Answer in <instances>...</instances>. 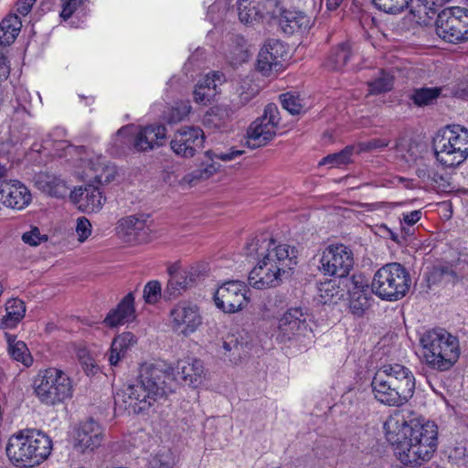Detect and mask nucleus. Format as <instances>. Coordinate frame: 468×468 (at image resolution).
Instances as JSON below:
<instances>
[{"instance_id":"f257e3e1","label":"nucleus","mask_w":468,"mask_h":468,"mask_svg":"<svg viewBox=\"0 0 468 468\" xmlns=\"http://www.w3.org/2000/svg\"><path fill=\"white\" fill-rule=\"evenodd\" d=\"M384 430L395 455L404 465L421 466L437 449L438 428L434 422H408L403 415L396 413L385 421Z\"/></svg>"},{"instance_id":"f03ea898","label":"nucleus","mask_w":468,"mask_h":468,"mask_svg":"<svg viewBox=\"0 0 468 468\" xmlns=\"http://www.w3.org/2000/svg\"><path fill=\"white\" fill-rule=\"evenodd\" d=\"M171 380L172 374L168 367L144 363L140 367L136 381L118 392L114 403L128 413L139 414L172 390L169 386Z\"/></svg>"},{"instance_id":"7ed1b4c3","label":"nucleus","mask_w":468,"mask_h":468,"mask_svg":"<svg viewBox=\"0 0 468 468\" xmlns=\"http://www.w3.org/2000/svg\"><path fill=\"white\" fill-rule=\"evenodd\" d=\"M298 251L295 247L279 244L272 251L259 261L249 274L250 284L263 290L279 286L297 264Z\"/></svg>"},{"instance_id":"20e7f679","label":"nucleus","mask_w":468,"mask_h":468,"mask_svg":"<svg viewBox=\"0 0 468 468\" xmlns=\"http://www.w3.org/2000/svg\"><path fill=\"white\" fill-rule=\"evenodd\" d=\"M52 447V440L45 432L37 429H25L9 438L5 452L15 466L32 468L49 457Z\"/></svg>"},{"instance_id":"39448f33","label":"nucleus","mask_w":468,"mask_h":468,"mask_svg":"<svg viewBox=\"0 0 468 468\" xmlns=\"http://www.w3.org/2000/svg\"><path fill=\"white\" fill-rule=\"evenodd\" d=\"M424 362L432 369L446 371L460 356L459 341L442 328L426 330L420 337Z\"/></svg>"},{"instance_id":"423d86ee","label":"nucleus","mask_w":468,"mask_h":468,"mask_svg":"<svg viewBox=\"0 0 468 468\" xmlns=\"http://www.w3.org/2000/svg\"><path fill=\"white\" fill-rule=\"evenodd\" d=\"M433 150L442 165H461L468 157V129L461 125L447 126L433 139Z\"/></svg>"},{"instance_id":"0eeeda50","label":"nucleus","mask_w":468,"mask_h":468,"mask_svg":"<svg viewBox=\"0 0 468 468\" xmlns=\"http://www.w3.org/2000/svg\"><path fill=\"white\" fill-rule=\"evenodd\" d=\"M34 391L39 401L56 406L73 396V382L67 373L57 367L40 370L34 380Z\"/></svg>"},{"instance_id":"6e6552de","label":"nucleus","mask_w":468,"mask_h":468,"mask_svg":"<svg viewBox=\"0 0 468 468\" xmlns=\"http://www.w3.org/2000/svg\"><path fill=\"white\" fill-rule=\"evenodd\" d=\"M410 282V273L403 265L388 263L375 273L371 290L383 300L398 301L409 292Z\"/></svg>"},{"instance_id":"1a4fd4ad","label":"nucleus","mask_w":468,"mask_h":468,"mask_svg":"<svg viewBox=\"0 0 468 468\" xmlns=\"http://www.w3.org/2000/svg\"><path fill=\"white\" fill-rule=\"evenodd\" d=\"M435 31L448 43L468 41V9L460 6L444 8L437 15Z\"/></svg>"},{"instance_id":"9d476101","label":"nucleus","mask_w":468,"mask_h":468,"mask_svg":"<svg viewBox=\"0 0 468 468\" xmlns=\"http://www.w3.org/2000/svg\"><path fill=\"white\" fill-rule=\"evenodd\" d=\"M310 322L306 310L302 307L289 308L278 321L277 339L286 343L301 336H314Z\"/></svg>"},{"instance_id":"9b49d317","label":"nucleus","mask_w":468,"mask_h":468,"mask_svg":"<svg viewBox=\"0 0 468 468\" xmlns=\"http://www.w3.org/2000/svg\"><path fill=\"white\" fill-rule=\"evenodd\" d=\"M280 120L277 105L274 103L266 105L262 115L252 122L247 131L248 145L258 148L267 144L276 135Z\"/></svg>"},{"instance_id":"f8f14e48","label":"nucleus","mask_w":468,"mask_h":468,"mask_svg":"<svg viewBox=\"0 0 468 468\" xmlns=\"http://www.w3.org/2000/svg\"><path fill=\"white\" fill-rule=\"evenodd\" d=\"M353 266L354 256L351 249L343 244H335L328 246L323 251L319 270L324 275L346 278Z\"/></svg>"},{"instance_id":"ddd939ff","label":"nucleus","mask_w":468,"mask_h":468,"mask_svg":"<svg viewBox=\"0 0 468 468\" xmlns=\"http://www.w3.org/2000/svg\"><path fill=\"white\" fill-rule=\"evenodd\" d=\"M244 282L230 280L223 282L214 293L216 306L226 314H234L245 308L250 298Z\"/></svg>"},{"instance_id":"4468645a","label":"nucleus","mask_w":468,"mask_h":468,"mask_svg":"<svg viewBox=\"0 0 468 468\" xmlns=\"http://www.w3.org/2000/svg\"><path fill=\"white\" fill-rule=\"evenodd\" d=\"M170 324L174 332L188 336L202 324V316L197 304L180 301L169 312Z\"/></svg>"},{"instance_id":"2eb2a0df","label":"nucleus","mask_w":468,"mask_h":468,"mask_svg":"<svg viewBox=\"0 0 468 468\" xmlns=\"http://www.w3.org/2000/svg\"><path fill=\"white\" fill-rule=\"evenodd\" d=\"M204 143L205 134L202 129L186 126L174 134L170 147L176 155L190 158L204 147Z\"/></svg>"},{"instance_id":"dca6fc26","label":"nucleus","mask_w":468,"mask_h":468,"mask_svg":"<svg viewBox=\"0 0 468 468\" xmlns=\"http://www.w3.org/2000/svg\"><path fill=\"white\" fill-rule=\"evenodd\" d=\"M381 378L396 388L408 399L415 390V377L411 370L401 364H386L377 372Z\"/></svg>"},{"instance_id":"f3484780","label":"nucleus","mask_w":468,"mask_h":468,"mask_svg":"<svg viewBox=\"0 0 468 468\" xmlns=\"http://www.w3.org/2000/svg\"><path fill=\"white\" fill-rule=\"evenodd\" d=\"M284 45L278 39H268L258 54L257 69L266 77H275L282 68Z\"/></svg>"},{"instance_id":"a211bd4d","label":"nucleus","mask_w":468,"mask_h":468,"mask_svg":"<svg viewBox=\"0 0 468 468\" xmlns=\"http://www.w3.org/2000/svg\"><path fill=\"white\" fill-rule=\"evenodd\" d=\"M244 152L241 150H236L234 148H230L226 153H215L211 150L206 152V156L210 161L209 163L202 162L200 166L186 174L182 181L187 183L189 185H196L197 182L207 180L211 177L219 169V165L218 163L213 162L214 158L219 159L224 162H229L237 157L240 156Z\"/></svg>"},{"instance_id":"6ab92c4d","label":"nucleus","mask_w":468,"mask_h":468,"mask_svg":"<svg viewBox=\"0 0 468 468\" xmlns=\"http://www.w3.org/2000/svg\"><path fill=\"white\" fill-rule=\"evenodd\" d=\"M0 200L7 207L23 209L31 202V193L17 180L0 181Z\"/></svg>"},{"instance_id":"aec40b11","label":"nucleus","mask_w":468,"mask_h":468,"mask_svg":"<svg viewBox=\"0 0 468 468\" xmlns=\"http://www.w3.org/2000/svg\"><path fill=\"white\" fill-rule=\"evenodd\" d=\"M166 138L165 125H148L141 128L133 136V146L138 152H146L162 146Z\"/></svg>"},{"instance_id":"412c9836","label":"nucleus","mask_w":468,"mask_h":468,"mask_svg":"<svg viewBox=\"0 0 468 468\" xmlns=\"http://www.w3.org/2000/svg\"><path fill=\"white\" fill-rule=\"evenodd\" d=\"M102 441V432L100 425L93 420L80 424L76 430L74 448L80 452L93 451Z\"/></svg>"},{"instance_id":"4be33fe9","label":"nucleus","mask_w":468,"mask_h":468,"mask_svg":"<svg viewBox=\"0 0 468 468\" xmlns=\"http://www.w3.org/2000/svg\"><path fill=\"white\" fill-rule=\"evenodd\" d=\"M371 387L375 399L384 405L399 407L409 401L406 397L378 373H375L373 377Z\"/></svg>"},{"instance_id":"5701e85b","label":"nucleus","mask_w":468,"mask_h":468,"mask_svg":"<svg viewBox=\"0 0 468 468\" xmlns=\"http://www.w3.org/2000/svg\"><path fill=\"white\" fill-rule=\"evenodd\" d=\"M416 175L425 186L438 192H450L452 189L448 175L441 173L434 165L420 164Z\"/></svg>"},{"instance_id":"b1692460","label":"nucleus","mask_w":468,"mask_h":468,"mask_svg":"<svg viewBox=\"0 0 468 468\" xmlns=\"http://www.w3.org/2000/svg\"><path fill=\"white\" fill-rule=\"evenodd\" d=\"M72 197L80 204V207L88 213L100 211L105 202V197L99 187L92 184L75 189Z\"/></svg>"},{"instance_id":"393cba45","label":"nucleus","mask_w":468,"mask_h":468,"mask_svg":"<svg viewBox=\"0 0 468 468\" xmlns=\"http://www.w3.org/2000/svg\"><path fill=\"white\" fill-rule=\"evenodd\" d=\"M134 297L133 292H129L119 303L116 308L112 309L103 320L105 325L116 327L125 323L133 321L135 318V309L133 306Z\"/></svg>"},{"instance_id":"a878e982","label":"nucleus","mask_w":468,"mask_h":468,"mask_svg":"<svg viewBox=\"0 0 468 468\" xmlns=\"http://www.w3.org/2000/svg\"><path fill=\"white\" fill-rule=\"evenodd\" d=\"M119 232L126 238L128 241L145 242L148 239L150 229L146 226L144 220L129 216L122 218L118 223Z\"/></svg>"},{"instance_id":"bb28decb","label":"nucleus","mask_w":468,"mask_h":468,"mask_svg":"<svg viewBox=\"0 0 468 468\" xmlns=\"http://www.w3.org/2000/svg\"><path fill=\"white\" fill-rule=\"evenodd\" d=\"M34 183L41 192L58 198L64 197L69 190V186L63 179L47 172H40L36 175Z\"/></svg>"},{"instance_id":"cd10ccee","label":"nucleus","mask_w":468,"mask_h":468,"mask_svg":"<svg viewBox=\"0 0 468 468\" xmlns=\"http://www.w3.org/2000/svg\"><path fill=\"white\" fill-rule=\"evenodd\" d=\"M176 376L185 385L197 387L203 379L204 366L199 359L180 360L176 366Z\"/></svg>"},{"instance_id":"c85d7f7f","label":"nucleus","mask_w":468,"mask_h":468,"mask_svg":"<svg viewBox=\"0 0 468 468\" xmlns=\"http://www.w3.org/2000/svg\"><path fill=\"white\" fill-rule=\"evenodd\" d=\"M85 176L92 179L98 185H104L112 182L116 176V167L106 164L99 156L87 162L84 170Z\"/></svg>"},{"instance_id":"c756f323","label":"nucleus","mask_w":468,"mask_h":468,"mask_svg":"<svg viewBox=\"0 0 468 468\" xmlns=\"http://www.w3.org/2000/svg\"><path fill=\"white\" fill-rule=\"evenodd\" d=\"M136 342L135 335L131 332H124L114 337L108 353L110 365L112 367L118 366Z\"/></svg>"},{"instance_id":"7c9ffc66","label":"nucleus","mask_w":468,"mask_h":468,"mask_svg":"<svg viewBox=\"0 0 468 468\" xmlns=\"http://www.w3.org/2000/svg\"><path fill=\"white\" fill-rule=\"evenodd\" d=\"M310 17L303 12L287 9L279 22L282 31L288 35L306 30L310 27Z\"/></svg>"},{"instance_id":"2f4dec72","label":"nucleus","mask_w":468,"mask_h":468,"mask_svg":"<svg viewBox=\"0 0 468 468\" xmlns=\"http://www.w3.org/2000/svg\"><path fill=\"white\" fill-rule=\"evenodd\" d=\"M275 246V240L269 233H261L248 240L244 250L248 257L261 260Z\"/></svg>"},{"instance_id":"473e14b6","label":"nucleus","mask_w":468,"mask_h":468,"mask_svg":"<svg viewBox=\"0 0 468 468\" xmlns=\"http://www.w3.org/2000/svg\"><path fill=\"white\" fill-rule=\"evenodd\" d=\"M5 315L0 319V329H13L25 316V303L19 299H10L5 303Z\"/></svg>"},{"instance_id":"72a5a7b5","label":"nucleus","mask_w":468,"mask_h":468,"mask_svg":"<svg viewBox=\"0 0 468 468\" xmlns=\"http://www.w3.org/2000/svg\"><path fill=\"white\" fill-rule=\"evenodd\" d=\"M170 278L168 280L165 295H168L169 298H175L190 287L194 279L192 275L186 271H175L170 270Z\"/></svg>"},{"instance_id":"f704fd0d","label":"nucleus","mask_w":468,"mask_h":468,"mask_svg":"<svg viewBox=\"0 0 468 468\" xmlns=\"http://www.w3.org/2000/svg\"><path fill=\"white\" fill-rule=\"evenodd\" d=\"M259 92L258 86L249 79H243L236 88V92L231 99V106L234 109H239L246 105Z\"/></svg>"},{"instance_id":"c9c22d12","label":"nucleus","mask_w":468,"mask_h":468,"mask_svg":"<svg viewBox=\"0 0 468 468\" xmlns=\"http://www.w3.org/2000/svg\"><path fill=\"white\" fill-rule=\"evenodd\" d=\"M22 22L17 15L6 16L0 23V40L3 44L12 45L18 36Z\"/></svg>"},{"instance_id":"e433bc0d","label":"nucleus","mask_w":468,"mask_h":468,"mask_svg":"<svg viewBox=\"0 0 468 468\" xmlns=\"http://www.w3.org/2000/svg\"><path fill=\"white\" fill-rule=\"evenodd\" d=\"M441 92V87L415 88L410 94V100L418 107L430 106L436 102Z\"/></svg>"},{"instance_id":"4c0bfd02","label":"nucleus","mask_w":468,"mask_h":468,"mask_svg":"<svg viewBox=\"0 0 468 468\" xmlns=\"http://www.w3.org/2000/svg\"><path fill=\"white\" fill-rule=\"evenodd\" d=\"M231 110L226 105L210 108L204 116L203 123L209 129L218 130L225 126L229 120Z\"/></svg>"},{"instance_id":"58836bf2","label":"nucleus","mask_w":468,"mask_h":468,"mask_svg":"<svg viewBox=\"0 0 468 468\" xmlns=\"http://www.w3.org/2000/svg\"><path fill=\"white\" fill-rule=\"evenodd\" d=\"M351 55L349 43H342L331 51L326 60V67L333 70H339L346 65Z\"/></svg>"},{"instance_id":"ea45409f","label":"nucleus","mask_w":468,"mask_h":468,"mask_svg":"<svg viewBox=\"0 0 468 468\" xmlns=\"http://www.w3.org/2000/svg\"><path fill=\"white\" fill-rule=\"evenodd\" d=\"M232 43L233 45L227 54V58L232 66L236 67L246 62L250 54L242 37L237 36L233 37Z\"/></svg>"},{"instance_id":"a19ab883","label":"nucleus","mask_w":468,"mask_h":468,"mask_svg":"<svg viewBox=\"0 0 468 468\" xmlns=\"http://www.w3.org/2000/svg\"><path fill=\"white\" fill-rule=\"evenodd\" d=\"M239 19L245 25H252L261 18L259 5H255L250 0H238Z\"/></svg>"},{"instance_id":"79ce46f5","label":"nucleus","mask_w":468,"mask_h":468,"mask_svg":"<svg viewBox=\"0 0 468 468\" xmlns=\"http://www.w3.org/2000/svg\"><path fill=\"white\" fill-rule=\"evenodd\" d=\"M259 8L262 19L279 21L286 10L281 0H262L259 3Z\"/></svg>"},{"instance_id":"37998d69","label":"nucleus","mask_w":468,"mask_h":468,"mask_svg":"<svg viewBox=\"0 0 468 468\" xmlns=\"http://www.w3.org/2000/svg\"><path fill=\"white\" fill-rule=\"evenodd\" d=\"M343 291L339 289L335 282L328 281L319 286L320 301L324 304L335 303L343 297Z\"/></svg>"},{"instance_id":"c03bdc74","label":"nucleus","mask_w":468,"mask_h":468,"mask_svg":"<svg viewBox=\"0 0 468 468\" xmlns=\"http://www.w3.org/2000/svg\"><path fill=\"white\" fill-rule=\"evenodd\" d=\"M349 307L354 314L362 315L370 306V292H348Z\"/></svg>"},{"instance_id":"a18cd8bd","label":"nucleus","mask_w":468,"mask_h":468,"mask_svg":"<svg viewBox=\"0 0 468 468\" xmlns=\"http://www.w3.org/2000/svg\"><path fill=\"white\" fill-rule=\"evenodd\" d=\"M368 87L372 94L388 92L393 87V77L385 71H381L379 77L368 82Z\"/></svg>"},{"instance_id":"49530a36","label":"nucleus","mask_w":468,"mask_h":468,"mask_svg":"<svg viewBox=\"0 0 468 468\" xmlns=\"http://www.w3.org/2000/svg\"><path fill=\"white\" fill-rule=\"evenodd\" d=\"M343 284L346 288L347 292H369L368 280L363 274H354L351 277H346Z\"/></svg>"},{"instance_id":"de8ad7c7","label":"nucleus","mask_w":468,"mask_h":468,"mask_svg":"<svg viewBox=\"0 0 468 468\" xmlns=\"http://www.w3.org/2000/svg\"><path fill=\"white\" fill-rule=\"evenodd\" d=\"M280 101L287 112L291 114H300L303 112V104L299 95L292 92H286L280 95Z\"/></svg>"},{"instance_id":"09e8293b","label":"nucleus","mask_w":468,"mask_h":468,"mask_svg":"<svg viewBox=\"0 0 468 468\" xmlns=\"http://www.w3.org/2000/svg\"><path fill=\"white\" fill-rule=\"evenodd\" d=\"M8 351L15 360L21 362L26 367H29L33 362L32 356L27 345L22 341L10 344V348Z\"/></svg>"},{"instance_id":"8fccbe9b","label":"nucleus","mask_w":468,"mask_h":468,"mask_svg":"<svg viewBox=\"0 0 468 468\" xmlns=\"http://www.w3.org/2000/svg\"><path fill=\"white\" fill-rule=\"evenodd\" d=\"M353 147L347 146L338 153L328 154L320 162V165L331 164L337 166L348 164L351 161Z\"/></svg>"},{"instance_id":"3c124183","label":"nucleus","mask_w":468,"mask_h":468,"mask_svg":"<svg viewBox=\"0 0 468 468\" xmlns=\"http://www.w3.org/2000/svg\"><path fill=\"white\" fill-rule=\"evenodd\" d=\"M191 112L189 101H180L172 107L167 116L169 122H179L183 121Z\"/></svg>"},{"instance_id":"603ef678","label":"nucleus","mask_w":468,"mask_h":468,"mask_svg":"<svg viewBox=\"0 0 468 468\" xmlns=\"http://www.w3.org/2000/svg\"><path fill=\"white\" fill-rule=\"evenodd\" d=\"M225 82V76L220 71H212L206 75V77L199 80L198 83L203 87L215 91V96L218 93V87Z\"/></svg>"},{"instance_id":"864d4df0","label":"nucleus","mask_w":468,"mask_h":468,"mask_svg":"<svg viewBox=\"0 0 468 468\" xmlns=\"http://www.w3.org/2000/svg\"><path fill=\"white\" fill-rule=\"evenodd\" d=\"M161 296V284L157 281L146 283L144 289V298L147 303H155Z\"/></svg>"},{"instance_id":"5fc2aeb1","label":"nucleus","mask_w":468,"mask_h":468,"mask_svg":"<svg viewBox=\"0 0 468 468\" xmlns=\"http://www.w3.org/2000/svg\"><path fill=\"white\" fill-rule=\"evenodd\" d=\"M193 97L197 103L207 105L215 98V91L209 89L206 90L205 87L197 82L193 92Z\"/></svg>"},{"instance_id":"6e6d98bb","label":"nucleus","mask_w":468,"mask_h":468,"mask_svg":"<svg viewBox=\"0 0 468 468\" xmlns=\"http://www.w3.org/2000/svg\"><path fill=\"white\" fill-rule=\"evenodd\" d=\"M223 348L226 353H229V360L236 361L241 357V350L243 348L242 344L239 343L234 336L228 337L223 342Z\"/></svg>"},{"instance_id":"4d7b16f0","label":"nucleus","mask_w":468,"mask_h":468,"mask_svg":"<svg viewBox=\"0 0 468 468\" xmlns=\"http://www.w3.org/2000/svg\"><path fill=\"white\" fill-rule=\"evenodd\" d=\"M0 40V79H7L10 74V61L8 59L9 47Z\"/></svg>"},{"instance_id":"13d9d810","label":"nucleus","mask_w":468,"mask_h":468,"mask_svg":"<svg viewBox=\"0 0 468 468\" xmlns=\"http://www.w3.org/2000/svg\"><path fill=\"white\" fill-rule=\"evenodd\" d=\"M421 214L420 210H413L409 213H404L403 218L400 220L401 230L405 234H410V228L420 219Z\"/></svg>"},{"instance_id":"bf43d9fd","label":"nucleus","mask_w":468,"mask_h":468,"mask_svg":"<svg viewBox=\"0 0 468 468\" xmlns=\"http://www.w3.org/2000/svg\"><path fill=\"white\" fill-rule=\"evenodd\" d=\"M47 239V235H41L37 227L32 228L31 230L25 232L22 236V240L30 246H37Z\"/></svg>"},{"instance_id":"052dcab7","label":"nucleus","mask_w":468,"mask_h":468,"mask_svg":"<svg viewBox=\"0 0 468 468\" xmlns=\"http://www.w3.org/2000/svg\"><path fill=\"white\" fill-rule=\"evenodd\" d=\"M76 232L80 242L85 241L91 234V224L88 218L81 217L78 218Z\"/></svg>"},{"instance_id":"680f3d73","label":"nucleus","mask_w":468,"mask_h":468,"mask_svg":"<svg viewBox=\"0 0 468 468\" xmlns=\"http://www.w3.org/2000/svg\"><path fill=\"white\" fill-rule=\"evenodd\" d=\"M390 140L386 138H373L359 144L361 151L381 150L388 147Z\"/></svg>"},{"instance_id":"e2e57ef3","label":"nucleus","mask_w":468,"mask_h":468,"mask_svg":"<svg viewBox=\"0 0 468 468\" xmlns=\"http://www.w3.org/2000/svg\"><path fill=\"white\" fill-rule=\"evenodd\" d=\"M80 5L81 0H61L60 16L64 20L69 19Z\"/></svg>"},{"instance_id":"0e129e2a","label":"nucleus","mask_w":468,"mask_h":468,"mask_svg":"<svg viewBox=\"0 0 468 468\" xmlns=\"http://www.w3.org/2000/svg\"><path fill=\"white\" fill-rule=\"evenodd\" d=\"M146 468H174L164 454H156L150 458Z\"/></svg>"},{"instance_id":"69168bd1","label":"nucleus","mask_w":468,"mask_h":468,"mask_svg":"<svg viewBox=\"0 0 468 468\" xmlns=\"http://www.w3.org/2000/svg\"><path fill=\"white\" fill-rule=\"evenodd\" d=\"M80 364L87 375H94L98 371V367L90 356H80Z\"/></svg>"},{"instance_id":"338daca9","label":"nucleus","mask_w":468,"mask_h":468,"mask_svg":"<svg viewBox=\"0 0 468 468\" xmlns=\"http://www.w3.org/2000/svg\"><path fill=\"white\" fill-rule=\"evenodd\" d=\"M453 96L458 99L468 101V80L457 85L453 90Z\"/></svg>"},{"instance_id":"774afa93","label":"nucleus","mask_w":468,"mask_h":468,"mask_svg":"<svg viewBox=\"0 0 468 468\" xmlns=\"http://www.w3.org/2000/svg\"><path fill=\"white\" fill-rule=\"evenodd\" d=\"M37 0H18L16 11L21 16H27Z\"/></svg>"}]
</instances>
